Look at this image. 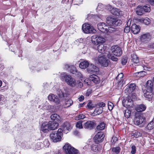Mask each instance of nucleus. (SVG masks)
Returning a JSON list of instances; mask_svg holds the SVG:
<instances>
[{"label": "nucleus", "instance_id": "48", "mask_svg": "<svg viewBox=\"0 0 154 154\" xmlns=\"http://www.w3.org/2000/svg\"><path fill=\"white\" fill-rule=\"evenodd\" d=\"M143 11L144 12H148L150 11V9L149 7L146 6H144L143 7Z\"/></svg>", "mask_w": 154, "mask_h": 154}, {"label": "nucleus", "instance_id": "19", "mask_svg": "<svg viewBox=\"0 0 154 154\" xmlns=\"http://www.w3.org/2000/svg\"><path fill=\"white\" fill-rule=\"evenodd\" d=\"M89 80L91 82H92L96 84L98 83L100 81L99 77L94 74L91 75L90 76Z\"/></svg>", "mask_w": 154, "mask_h": 154}, {"label": "nucleus", "instance_id": "33", "mask_svg": "<svg viewBox=\"0 0 154 154\" xmlns=\"http://www.w3.org/2000/svg\"><path fill=\"white\" fill-rule=\"evenodd\" d=\"M122 103L123 106L126 107L130 108L133 106L132 104H131V103L128 102L126 100H123Z\"/></svg>", "mask_w": 154, "mask_h": 154}, {"label": "nucleus", "instance_id": "24", "mask_svg": "<svg viewBox=\"0 0 154 154\" xmlns=\"http://www.w3.org/2000/svg\"><path fill=\"white\" fill-rule=\"evenodd\" d=\"M42 130L44 132L47 133L50 130L49 123H43L41 126Z\"/></svg>", "mask_w": 154, "mask_h": 154}, {"label": "nucleus", "instance_id": "60", "mask_svg": "<svg viewBox=\"0 0 154 154\" xmlns=\"http://www.w3.org/2000/svg\"><path fill=\"white\" fill-rule=\"evenodd\" d=\"M84 97L83 95H81L78 98L79 101H82L84 99Z\"/></svg>", "mask_w": 154, "mask_h": 154}, {"label": "nucleus", "instance_id": "56", "mask_svg": "<svg viewBox=\"0 0 154 154\" xmlns=\"http://www.w3.org/2000/svg\"><path fill=\"white\" fill-rule=\"evenodd\" d=\"M127 62V59L125 58H123L122 60L121 63L122 64L124 65L126 64Z\"/></svg>", "mask_w": 154, "mask_h": 154}, {"label": "nucleus", "instance_id": "46", "mask_svg": "<svg viewBox=\"0 0 154 154\" xmlns=\"http://www.w3.org/2000/svg\"><path fill=\"white\" fill-rule=\"evenodd\" d=\"M126 100L128 102L131 103V104H132V106H133V100H132L131 97L130 96H128L126 97Z\"/></svg>", "mask_w": 154, "mask_h": 154}, {"label": "nucleus", "instance_id": "1", "mask_svg": "<svg viewBox=\"0 0 154 154\" xmlns=\"http://www.w3.org/2000/svg\"><path fill=\"white\" fill-rule=\"evenodd\" d=\"M60 79L62 81L65 82L67 84L72 87H75L77 83L75 79L65 72L61 74Z\"/></svg>", "mask_w": 154, "mask_h": 154}, {"label": "nucleus", "instance_id": "27", "mask_svg": "<svg viewBox=\"0 0 154 154\" xmlns=\"http://www.w3.org/2000/svg\"><path fill=\"white\" fill-rule=\"evenodd\" d=\"M146 109V107L143 104L137 105L135 107V110L139 112L144 111Z\"/></svg>", "mask_w": 154, "mask_h": 154}, {"label": "nucleus", "instance_id": "44", "mask_svg": "<svg viewBox=\"0 0 154 154\" xmlns=\"http://www.w3.org/2000/svg\"><path fill=\"white\" fill-rule=\"evenodd\" d=\"M143 23L146 25H148L150 23V20L148 18L146 17L143 20Z\"/></svg>", "mask_w": 154, "mask_h": 154}, {"label": "nucleus", "instance_id": "51", "mask_svg": "<svg viewBox=\"0 0 154 154\" xmlns=\"http://www.w3.org/2000/svg\"><path fill=\"white\" fill-rule=\"evenodd\" d=\"M136 148L134 145H133L131 147V152L132 154H134L136 153Z\"/></svg>", "mask_w": 154, "mask_h": 154}, {"label": "nucleus", "instance_id": "6", "mask_svg": "<svg viewBox=\"0 0 154 154\" xmlns=\"http://www.w3.org/2000/svg\"><path fill=\"white\" fill-rule=\"evenodd\" d=\"M105 106V103L101 102L98 103L96 106V108L93 114L94 115H98L101 113L103 111V107Z\"/></svg>", "mask_w": 154, "mask_h": 154}, {"label": "nucleus", "instance_id": "12", "mask_svg": "<svg viewBox=\"0 0 154 154\" xmlns=\"http://www.w3.org/2000/svg\"><path fill=\"white\" fill-rule=\"evenodd\" d=\"M48 99L51 101L55 103L56 104H60L61 101V99L59 98L57 95L53 94H50L48 96Z\"/></svg>", "mask_w": 154, "mask_h": 154}, {"label": "nucleus", "instance_id": "35", "mask_svg": "<svg viewBox=\"0 0 154 154\" xmlns=\"http://www.w3.org/2000/svg\"><path fill=\"white\" fill-rule=\"evenodd\" d=\"M105 124L104 122H102L97 126V128L98 130H103L105 128Z\"/></svg>", "mask_w": 154, "mask_h": 154}, {"label": "nucleus", "instance_id": "23", "mask_svg": "<svg viewBox=\"0 0 154 154\" xmlns=\"http://www.w3.org/2000/svg\"><path fill=\"white\" fill-rule=\"evenodd\" d=\"M50 130H54L58 126V123L56 121H49L48 122Z\"/></svg>", "mask_w": 154, "mask_h": 154}, {"label": "nucleus", "instance_id": "4", "mask_svg": "<svg viewBox=\"0 0 154 154\" xmlns=\"http://www.w3.org/2000/svg\"><path fill=\"white\" fill-rule=\"evenodd\" d=\"M107 24L109 26H119L122 23V21L119 19L111 17H107L106 19Z\"/></svg>", "mask_w": 154, "mask_h": 154}, {"label": "nucleus", "instance_id": "62", "mask_svg": "<svg viewBox=\"0 0 154 154\" xmlns=\"http://www.w3.org/2000/svg\"><path fill=\"white\" fill-rule=\"evenodd\" d=\"M91 93L87 91L86 93V96H89Z\"/></svg>", "mask_w": 154, "mask_h": 154}, {"label": "nucleus", "instance_id": "37", "mask_svg": "<svg viewBox=\"0 0 154 154\" xmlns=\"http://www.w3.org/2000/svg\"><path fill=\"white\" fill-rule=\"evenodd\" d=\"M107 57L111 59L112 60L116 61L118 60V58L116 57H115L114 56H112V54L110 53H109L107 55Z\"/></svg>", "mask_w": 154, "mask_h": 154}, {"label": "nucleus", "instance_id": "40", "mask_svg": "<svg viewBox=\"0 0 154 154\" xmlns=\"http://www.w3.org/2000/svg\"><path fill=\"white\" fill-rule=\"evenodd\" d=\"M57 94L60 98L64 97V94L60 89H58L57 90Z\"/></svg>", "mask_w": 154, "mask_h": 154}, {"label": "nucleus", "instance_id": "16", "mask_svg": "<svg viewBox=\"0 0 154 154\" xmlns=\"http://www.w3.org/2000/svg\"><path fill=\"white\" fill-rule=\"evenodd\" d=\"M116 80L118 81V85L119 87L122 86L124 83L123 80V74L121 73L119 74L116 78Z\"/></svg>", "mask_w": 154, "mask_h": 154}, {"label": "nucleus", "instance_id": "10", "mask_svg": "<svg viewBox=\"0 0 154 154\" xmlns=\"http://www.w3.org/2000/svg\"><path fill=\"white\" fill-rule=\"evenodd\" d=\"M111 50L112 54L116 56L119 57L122 55V53L121 49L117 45L112 46Z\"/></svg>", "mask_w": 154, "mask_h": 154}, {"label": "nucleus", "instance_id": "55", "mask_svg": "<svg viewBox=\"0 0 154 154\" xmlns=\"http://www.w3.org/2000/svg\"><path fill=\"white\" fill-rule=\"evenodd\" d=\"M130 27L129 26H126L124 29V32L125 33L128 32L130 31Z\"/></svg>", "mask_w": 154, "mask_h": 154}, {"label": "nucleus", "instance_id": "3", "mask_svg": "<svg viewBox=\"0 0 154 154\" xmlns=\"http://www.w3.org/2000/svg\"><path fill=\"white\" fill-rule=\"evenodd\" d=\"M65 154H79L78 150L68 143H66L63 146Z\"/></svg>", "mask_w": 154, "mask_h": 154}, {"label": "nucleus", "instance_id": "52", "mask_svg": "<svg viewBox=\"0 0 154 154\" xmlns=\"http://www.w3.org/2000/svg\"><path fill=\"white\" fill-rule=\"evenodd\" d=\"M132 91L131 90L129 87L128 86H127V87L125 89V92L126 93H131L132 92Z\"/></svg>", "mask_w": 154, "mask_h": 154}, {"label": "nucleus", "instance_id": "5", "mask_svg": "<svg viewBox=\"0 0 154 154\" xmlns=\"http://www.w3.org/2000/svg\"><path fill=\"white\" fill-rule=\"evenodd\" d=\"M82 29L83 32L85 33H95L96 32V30L92 26L87 23H85L83 25Z\"/></svg>", "mask_w": 154, "mask_h": 154}, {"label": "nucleus", "instance_id": "61", "mask_svg": "<svg viewBox=\"0 0 154 154\" xmlns=\"http://www.w3.org/2000/svg\"><path fill=\"white\" fill-rule=\"evenodd\" d=\"M4 68V66L2 64H0V70H2Z\"/></svg>", "mask_w": 154, "mask_h": 154}, {"label": "nucleus", "instance_id": "7", "mask_svg": "<svg viewBox=\"0 0 154 154\" xmlns=\"http://www.w3.org/2000/svg\"><path fill=\"white\" fill-rule=\"evenodd\" d=\"M92 42L96 45L99 43H103L105 41V39L102 36H98L94 35L91 37Z\"/></svg>", "mask_w": 154, "mask_h": 154}, {"label": "nucleus", "instance_id": "25", "mask_svg": "<svg viewBox=\"0 0 154 154\" xmlns=\"http://www.w3.org/2000/svg\"><path fill=\"white\" fill-rule=\"evenodd\" d=\"M90 64L88 61L84 60L81 62L79 64V67L82 69H85L87 67H88Z\"/></svg>", "mask_w": 154, "mask_h": 154}, {"label": "nucleus", "instance_id": "14", "mask_svg": "<svg viewBox=\"0 0 154 154\" xmlns=\"http://www.w3.org/2000/svg\"><path fill=\"white\" fill-rule=\"evenodd\" d=\"M88 72L90 74H94L95 73V72H97L98 71V68L92 64H90L89 67L87 69Z\"/></svg>", "mask_w": 154, "mask_h": 154}, {"label": "nucleus", "instance_id": "17", "mask_svg": "<svg viewBox=\"0 0 154 154\" xmlns=\"http://www.w3.org/2000/svg\"><path fill=\"white\" fill-rule=\"evenodd\" d=\"M97 27L98 29L101 32L105 33L107 26L103 22L100 23L98 24Z\"/></svg>", "mask_w": 154, "mask_h": 154}, {"label": "nucleus", "instance_id": "31", "mask_svg": "<svg viewBox=\"0 0 154 154\" xmlns=\"http://www.w3.org/2000/svg\"><path fill=\"white\" fill-rule=\"evenodd\" d=\"M153 91H145L144 92V95L146 98L150 99L153 96Z\"/></svg>", "mask_w": 154, "mask_h": 154}, {"label": "nucleus", "instance_id": "54", "mask_svg": "<svg viewBox=\"0 0 154 154\" xmlns=\"http://www.w3.org/2000/svg\"><path fill=\"white\" fill-rule=\"evenodd\" d=\"M85 116L83 114H79L78 116V120L82 119L85 118Z\"/></svg>", "mask_w": 154, "mask_h": 154}, {"label": "nucleus", "instance_id": "57", "mask_svg": "<svg viewBox=\"0 0 154 154\" xmlns=\"http://www.w3.org/2000/svg\"><path fill=\"white\" fill-rule=\"evenodd\" d=\"M73 102L71 100H68L66 103V104H69V105H68L67 106V107H68L71 106L72 104V103Z\"/></svg>", "mask_w": 154, "mask_h": 154}, {"label": "nucleus", "instance_id": "59", "mask_svg": "<svg viewBox=\"0 0 154 154\" xmlns=\"http://www.w3.org/2000/svg\"><path fill=\"white\" fill-rule=\"evenodd\" d=\"M75 74L80 78L82 77V74L80 72H78V71H77V72Z\"/></svg>", "mask_w": 154, "mask_h": 154}, {"label": "nucleus", "instance_id": "8", "mask_svg": "<svg viewBox=\"0 0 154 154\" xmlns=\"http://www.w3.org/2000/svg\"><path fill=\"white\" fill-rule=\"evenodd\" d=\"M145 120V119L142 115H136L134 119V122L136 125H139L143 123Z\"/></svg>", "mask_w": 154, "mask_h": 154}, {"label": "nucleus", "instance_id": "2", "mask_svg": "<svg viewBox=\"0 0 154 154\" xmlns=\"http://www.w3.org/2000/svg\"><path fill=\"white\" fill-rule=\"evenodd\" d=\"M63 130L59 128L57 131H53L50 134V136L51 140L54 142H57L60 141L61 136L63 135Z\"/></svg>", "mask_w": 154, "mask_h": 154}, {"label": "nucleus", "instance_id": "45", "mask_svg": "<svg viewBox=\"0 0 154 154\" xmlns=\"http://www.w3.org/2000/svg\"><path fill=\"white\" fill-rule=\"evenodd\" d=\"M73 67V65L71 64H65L64 65V68L68 70H69L71 68Z\"/></svg>", "mask_w": 154, "mask_h": 154}, {"label": "nucleus", "instance_id": "9", "mask_svg": "<svg viewBox=\"0 0 154 154\" xmlns=\"http://www.w3.org/2000/svg\"><path fill=\"white\" fill-rule=\"evenodd\" d=\"M98 60L99 63L102 66L105 67H107L108 66L109 61L104 57L103 54H101L98 56Z\"/></svg>", "mask_w": 154, "mask_h": 154}, {"label": "nucleus", "instance_id": "28", "mask_svg": "<svg viewBox=\"0 0 154 154\" xmlns=\"http://www.w3.org/2000/svg\"><path fill=\"white\" fill-rule=\"evenodd\" d=\"M136 14L138 15H141L144 13L143 9V7L138 6L135 9Z\"/></svg>", "mask_w": 154, "mask_h": 154}, {"label": "nucleus", "instance_id": "29", "mask_svg": "<svg viewBox=\"0 0 154 154\" xmlns=\"http://www.w3.org/2000/svg\"><path fill=\"white\" fill-rule=\"evenodd\" d=\"M106 48V47L102 44L99 45L97 47L98 51L101 54H104L105 53Z\"/></svg>", "mask_w": 154, "mask_h": 154}, {"label": "nucleus", "instance_id": "11", "mask_svg": "<svg viewBox=\"0 0 154 154\" xmlns=\"http://www.w3.org/2000/svg\"><path fill=\"white\" fill-rule=\"evenodd\" d=\"M104 135L103 132H98L94 138L95 142L98 144L102 142L104 140Z\"/></svg>", "mask_w": 154, "mask_h": 154}, {"label": "nucleus", "instance_id": "18", "mask_svg": "<svg viewBox=\"0 0 154 154\" xmlns=\"http://www.w3.org/2000/svg\"><path fill=\"white\" fill-rule=\"evenodd\" d=\"M131 30L134 34L138 33L140 31V27L139 26L134 24L131 27Z\"/></svg>", "mask_w": 154, "mask_h": 154}, {"label": "nucleus", "instance_id": "43", "mask_svg": "<svg viewBox=\"0 0 154 154\" xmlns=\"http://www.w3.org/2000/svg\"><path fill=\"white\" fill-rule=\"evenodd\" d=\"M70 72L71 73L73 74H75L77 72V69L75 67H74L73 65V67L70 69Z\"/></svg>", "mask_w": 154, "mask_h": 154}, {"label": "nucleus", "instance_id": "20", "mask_svg": "<svg viewBox=\"0 0 154 154\" xmlns=\"http://www.w3.org/2000/svg\"><path fill=\"white\" fill-rule=\"evenodd\" d=\"M94 123L93 122L91 121H88L85 123L84 127L85 129L91 130L94 127Z\"/></svg>", "mask_w": 154, "mask_h": 154}, {"label": "nucleus", "instance_id": "15", "mask_svg": "<svg viewBox=\"0 0 154 154\" xmlns=\"http://www.w3.org/2000/svg\"><path fill=\"white\" fill-rule=\"evenodd\" d=\"M145 88V89L143 91L144 92H145V91H153V85L152 81L150 80H148L146 83Z\"/></svg>", "mask_w": 154, "mask_h": 154}, {"label": "nucleus", "instance_id": "30", "mask_svg": "<svg viewBox=\"0 0 154 154\" xmlns=\"http://www.w3.org/2000/svg\"><path fill=\"white\" fill-rule=\"evenodd\" d=\"M131 60L134 63H138L139 62V60L138 57L137 55L133 53L131 55Z\"/></svg>", "mask_w": 154, "mask_h": 154}, {"label": "nucleus", "instance_id": "47", "mask_svg": "<svg viewBox=\"0 0 154 154\" xmlns=\"http://www.w3.org/2000/svg\"><path fill=\"white\" fill-rule=\"evenodd\" d=\"M76 82L77 83L75 86H76L78 88H81L83 86L82 83L80 81H77Z\"/></svg>", "mask_w": 154, "mask_h": 154}, {"label": "nucleus", "instance_id": "13", "mask_svg": "<svg viewBox=\"0 0 154 154\" xmlns=\"http://www.w3.org/2000/svg\"><path fill=\"white\" fill-rule=\"evenodd\" d=\"M62 128H61L64 132L66 131H70L72 128V126L69 122H64L62 125Z\"/></svg>", "mask_w": 154, "mask_h": 154}, {"label": "nucleus", "instance_id": "32", "mask_svg": "<svg viewBox=\"0 0 154 154\" xmlns=\"http://www.w3.org/2000/svg\"><path fill=\"white\" fill-rule=\"evenodd\" d=\"M146 72L145 71H141L134 73V76H137L138 78H140L146 75Z\"/></svg>", "mask_w": 154, "mask_h": 154}, {"label": "nucleus", "instance_id": "50", "mask_svg": "<svg viewBox=\"0 0 154 154\" xmlns=\"http://www.w3.org/2000/svg\"><path fill=\"white\" fill-rule=\"evenodd\" d=\"M114 105L111 102H109L108 103V109L109 110H111L113 107Z\"/></svg>", "mask_w": 154, "mask_h": 154}, {"label": "nucleus", "instance_id": "64", "mask_svg": "<svg viewBox=\"0 0 154 154\" xmlns=\"http://www.w3.org/2000/svg\"><path fill=\"white\" fill-rule=\"evenodd\" d=\"M84 105V103L80 104H79L80 106V107H82V106H83Z\"/></svg>", "mask_w": 154, "mask_h": 154}, {"label": "nucleus", "instance_id": "49", "mask_svg": "<svg viewBox=\"0 0 154 154\" xmlns=\"http://www.w3.org/2000/svg\"><path fill=\"white\" fill-rule=\"evenodd\" d=\"M87 106L89 109H92L95 107V106L91 103V102L88 103L87 105Z\"/></svg>", "mask_w": 154, "mask_h": 154}, {"label": "nucleus", "instance_id": "34", "mask_svg": "<svg viewBox=\"0 0 154 154\" xmlns=\"http://www.w3.org/2000/svg\"><path fill=\"white\" fill-rule=\"evenodd\" d=\"M60 117L57 114H52L51 116V119L57 122L59 119Z\"/></svg>", "mask_w": 154, "mask_h": 154}, {"label": "nucleus", "instance_id": "53", "mask_svg": "<svg viewBox=\"0 0 154 154\" xmlns=\"http://www.w3.org/2000/svg\"><path fill=\"white\" fill-rule=\"evenodd\" d=\"M132 134V135L134 136L136 138H137L140 136V133H138L136 131H135V133H133Z\"/></svg>", "mask_w": 154, "mask_h": 154}, {"label": "nucleus", "instance_id": "39", "mask_svg": "<svg viewBox=\"0 0 154 154\" xmlns=\"http://www.w3.org/2000/svg\"><path fill=\"white\" fill-rule=\"evenodd\" d=\"M147 128L149 130H151L154 128V123L152 121L148 124Z\"/></svg>", "mask_w": 154, "mask_h": 154}, {"label": "nucleus", "instance_id": "36", "mask_svg": "<svg viewBox=\"0 0 154 154\" xmlns=\"http://www.w3.org/2000/svg\"><path fill=\"white\" fill-rule=\"evenodd\" d=\"M121 150V148L119 147H113L112 149V151L115 153L116 154H119Z\"/></svg>", "mask_w": 154, "mask_h": 154}, {"label": "nucleus", "instance_id": "21", "mask_svg": "<svg viewBox=\"0 0 154 154\" xmlns=\"http://www.w3.org/2000/svg\"><path fill=\"white\" fill-rule=\"evenodd\" d=\"M119 31V30L116 28H113V27H108L106 29V31L104 33L107 34L117 32Z\"/></svg>", "mask_w": 154, "mask_h": 154}, {"label": "nucleus", "instance_id": "42", "mask_svg": "<svg viewBox=\"0 0 154 154\" xmlns=\"http://www.w3.org/2000/svg\"><path fill=\"white\" fill-rule=\"evenodd\" d=\"M82 121L80 120L78 122L76 125V127L79 128H83L82 126Z\"/></svg>", "mask_w": 154, "mask_h": 154}, {"label": "nucleus", "instance_id": "22", "mask_svg": "<svg viewBox=\"0 0 154 154\" xmlns=\"http://www.w3.org/2000/svg\"><path fill=\"white\" fill-rule=\"evenodd\" d=\"M150 39L151 36L149 33L143 34L140 37V40L143 42L149 41Z\"/></svg>", "mask_w": 154, "mask_h": 154}, {"label": "nucleus", "instance_id": "26", "mask_svg": "<svg viewBox=\"0 0 154 154\" xmlns=\"http://www.w3.org/2000/svg\"><path fill=\"white\" fill-rule=\"evenodd\" d=\"M112 14L115 16H119L122 15V11H120V9L116 8L113 9L111 10Z\"/></svg>", "mask_w": 154, "mask_h": 154}, {"label": "nucleus", "instance_id": "38", "mask_svg": "<svg viewBox=\"0 0 154 154\" xmlns=\"http://www.w3.org/2000/svg\"><path fill=\"white\" fill-rule=\"evenodd\" d=\"M124 113L126 118H128L131 115V111L129 109H127L124 111Z\"/></svg>", "mask_w": 154, "mask_h": 154}, {"label": "nucleus", "instance_id": "63", "mask_svg": "<svg viewBox=\"0 0 154 154\" xmlns=\"http://www.w3.org/2000/svg\"><path fill=\"white\" fill-rule=\"evenodd\" d=\"M3 96L2 95H0V101L2 100V98H3Z\"/></svg>", "mask_w": 154, "mask_h": 154}, {"label": "nucleus", "instance_id": "58", "mask_svg": "<svg viewBox=\"0 0 154 154\" xmlns=\"http://www.w3.org/2000/svg\"><path fill=\"white\" fill-rule=\"evenodd\" d=\"M150 4L152 5H154V0H146Z\"/></svg>", "mask_w": 154, "mask_h": 154}, {"label": "nucleus", "instance_id": "41", "mask_svg": "<svg viewBox=\"0 0 154 154\" xmlns=\"http://www.w3.org/2000/svg\"><path fill=\"white\" fill-rule=\"evenodd\" d=\"M129 87L130 88L132 92L135 90L136 88V85L135 84H131L128 85Z\"/></svg>", "mask_w": 154, "mask_h": 154}]
</instances>
